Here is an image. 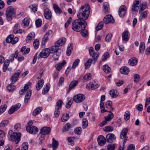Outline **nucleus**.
Returning a JSON list of instances; mask_svg holds the SVG:
<instances>
[{
  "instance_id": "nucleus-1",
  "label": "nucleus",
  "mask_w": 150,
  "mask_h": 150,
  "mask_svg": "<svg viewBox=\"0 0 150 150\" xmlns=\"http://www.w3.org/2000/svg\"><path fill=\"white\" fill-rule=\"evenodd\" d=\"M90 7L88 4L81 7L77 14L78 19L74 21L72 23L71 28L74 31L79 32L86 28L87 22L85 21L88 18L90 14Z\"/></svg>"
},
{
  "instance_id": "nucleus-2",
  "label": "nucleus",
  "mask_w": 150,
  "mask_h": 150,
  "mask_svg": "<svg viewBox=\"0 0 150 150\" xmlns=\"http://www.w3.org/2000/svg\"><path fill=\"white\" fill-rule=\"evenodd\" d=\"M16 9L12 6L8 7L6 10L5 15L8 21H11L16 15Z\"/></svg>"
},
{
  "instance_id": "nucleus-3",
  "label": "nucleus",
  "mask_w": 150,
  "mask_h": 150,
  "mask_svg": "<svg viewBox=\"0 0 150 150\" xmlns=\"http://www.w3.org/2000/svg\"><path fill=\"white\" fill-rule=\"evenodd\" d=\"M21 136V134L19 132H13L10 134L11 140L15 142L16 144H17L20 140Z\"/></svg>"
},
{
  "instance_id": "nucleus-4",
  "label": "nucleus",
  "mask_w": 150,
  "mask_h": 150,
  "mask_svg": "<svg viewBox=\"0 0 150 150\" xmlns=\"http://www.w3.org/2000/svg\"><path fill=\"white\" fill-rule=\"evenodd\" d=\"M128 129L127 128H124L122 130L120 135V138L123 139V146H124V145L127 140V137L126 136Z\"/></svg>"
},
{
  "instance_id": "nucleus-5",
  "label": "nucleus",
  "mask_w": 150,
  "mask_h": 150,
  "mask_svg": "<svg viewBox=\"0 0 150 150\" xmlns=\"http://www.w3.org/2000/svg\"><path fill=\"white\" fill-rule=\"evenodd\" d=\"M85 98V97L84 95L78 94L74 96L73 100L75 103H80L83 101Z\"/></svg>"
},
{
  "instance_id": "nucleus-6",
  "label": "nucleus",
  "mask_w": 150,
  "mask_h": 150,
  "mask_svg": "<svg viewBox=\"0 0 150 150\" xmlns=\"http://www.w3.org/2000/svg\"><path fill=\"white\" fill-rule=\"evenodd\" d=\"M50 53L51 52L49 49H45L40 52L38 56V58L40 57L43 58H47L49 56Z\"/></svg>"
},
{
  "instance_id": "nucleus-7",
  "label": "nucleus",
  "mask_w": 150,
  "mask_h": 150,
  "mask_svg": "<svg viewBox=\"0 0 150 150\" xmlns=\"http://www.w3.org/2000/svg\"><path fill=\"white\" fill-rule=\"evenodd\" d=\"M89 51L90 55L93 58L95 63L98 59L99 56V53L98 52H95L93 50V48L92 47L89 49Z\"/></svg>"
},
{
  "instance_id": "nucleus-8",
  "label": "nucleus",
  "mask_w": 150,
  "mask_h": 150,
  "mask_svg": "<svg viewBox=\"0 0 150 150\" xmlns=\"http://www.w3.org/2000/svg\"><path fill=\"white\" fill-rule=\"evenodd\" d=\"M26 129L27 131L31 134H35L38 131V128L36 127L33 125L28 126Z\"/></svg>"
},
{
  "instance_id": "nucleus-9",
  "label": "nucleus",
  "mask_w": 150,
  "mask_h": 150,
  "mask_svg": "<svg viewBox=\"0 0 150 150\" xmlns=\"http://www.w3.org/2000/svg\"><path fill=\"white\" fill-rule=\"evenodd\" d=\"M106 140L108 143H111L115 140L116 137L112 133H108L106 136Z\"/></svg>"
},
{
  "instance_id": "nucleus-10",
  "label": "nucleus",
  "mask_w": 150,
  "mask_h": 150,
  "mask_svg": "<svg viewBox=\"0 0 150 150\" xmlns=\"http://www.w3.org/2000/svg\"><path fill=\"white\" fill-rule=\"evenodd\" d=\"M127 8L126 6L125 5L121 6L119 10L118 14L120 17H124L126 12Z\"/></svg>"
},
{
  "instance_id": "nucleus-11",
  "label": "nucleus",
  "mask_w": 150,
  "mask_h": 150,
  "mask_svg": "<svg viewBox=\"0 0 150 150\" xmlns=\"http://www.w3.org/2000/svg\"><path fill=\"white\" fill-rule=\"evenodd\" d=\"M103 21L104 23L106 24L109 23H113L115 22L114 19L111 15H107L104 18Z\"/></svg>"
},
{
  "instance_id": "nucleus-12",
  "label": "nucleus",
  "mask_w": 150,
  "mask_h": 150,
  "mask_svg": "<svg viewBox=\"0 0 150 150\" xmlns=\"http://www.w3.org/2000/svg\"><path fill=\"white\" fill-rule=\"evenodd\" d=\"M51 131V129L50 127H44L41 129L40 132L41 135H44L49 134Z\"/></svg>"
},
{
  "instance_id": "nucleus-13",
  "label": "nucleus",
  "mask_w": 150,
  "mask_h": 150,
  "mask_svg": "<svg viewBox=\"0 0 150 150\" xmlns=\"http://www.w3.org/2000/svg\"><path fill=\"white\" fill-rule=\"evenodd\" d=\"M97 141L99 145L100 146L104 145L107 142L106 138L103 135H100L98 137Z\"/></svg>"
},
{
  "instance_id": "nucleus-14",
  "label": "nucleus",
  "mask_w": 150,
  "mask_h": 150,
  "mask_svg": "<svg viewBox=\"0 0 150 150\" xmlns=\"http://www.w3.org/2000/svg\"><path fill=\"white\" fill-rule=\"evenodd\" d=\"M99 85L96 83H89L86 86V88L88 90H92L96 89L99 87Z\"/></svg>"
},
{
  "instance_id": "nucleus-15",
  "label": "nucleus",
  "mask_w": 150,
  "mask_h": 150,
  "mask_svg": "<svg viewBox=\"0 0 150 150\" xmlns=\"http://www.w3.org/2000/svg\"><path fill=\"white\" fill-rule=\"evenodd\" d=\"M21 107V104L18 103L11 107L8 111L9 114H13L15 111L18 110Z\"/></svg>"
},
{
  "instance_id": "nucleus-16",
  "label": "nucleus",
  "mask_w": 150,
  "mask_h": 150,
  "mask_svg": "<svg viewBox=\"0 0 150 150\" xmlns=\"http://www.w3.org/2000/svg\"><path fill=\"white\" fill-rule=\"evenodd\" d=\"M140 1V0H136L134 1L132 8V11H137L139 9L138 5L139 4Z\"/></svg>"
},
{
  "instance_id": "nucleus-17",
  "label": "nucleus",
  "mask_w": 150,
  "mask_h": 150,
  "mask_svg": "<svg viewBox=\"0 0 150 150\" xmlns=\"http://www.w3.org/2000/svg\"><path fill=\"white\" fill-rule=\"evenodd\" d=\"M44 16L46 19H50L52 16L51 11L48 8L45 9L44 11Z\"/></svg>"
},
{
  "instance_id": "nucleus-18",
  "label": "nucleus",
  "mask_w": 150,
  "mask_h": 150,
  "mask_svg": "<svg viewBox=\"0 0 150 150\" xmlns=\"http://www.w3.org/2000/svg\"><path fill=\"white\" fill-rule=\"evenodd\" d=\"M138 62L137 59L135 57H132L129 60L128 63L131 66H134L137 65Z\"/></svg>"
},
{
  "instance_id": "nucleus-19",
  "label": "nucleus",
  "mask_w": 150,
  "mask_h": 150,
  "mask_svg": "<svg viewBox=\"0 0 150 150\" xmlns=\"http://www.w3.org/2000/svg\"><path fill=\"white\" fill-rule=\"evenodd\" d=\"M20 74V72H16L12 76L11 78L12 83H14L17 81Z\"/></svg>"
},
{
  "instance_id": "nucleus-20",
  "label": "nucleus",
  "mask_w": 150,
  "mask_h": 150,
  "mask_svg": "<svg viewBox=\"0 0 150 150\" xmlns=\"http://www.w3.org/2000/svg\"><path fill=\"white\" fill-rule=\"evenodd\" d=\"M78 83L77 81L74 80L72 81L69 87V88L67 91V93H68L71 89L74 88L78 84Z\"/></svg>"
},
{
  "instance_id": "nucleus-21",
  "label": "nucleus",
  "mask_w": 150,
  "mask_h": 150,
  "mask_svg": "<svg viewBox=\"0 0 150 150\" xmlns=\"http://www.w3.org/2000/svg\"><path fill=\"white\" fill-rule=\"evenodd\" d=\"M129 32L127 31H125L122 33V37L123 40L127 41L129 39Z\"/></svg>"
},
{
  "instance_id": "nucleus-22",
  "label": "nucleus",
  "mask_w": 150,
  "mask_h": 150,
  "mask_svg": "<svg viewBox=\"0 0 150 150\" xmlns=\"http://www.w3.org/2000/svg\"><path fill=\"white\" fill-rule=\"evenodd\" d=\"M66 41V39L65 38H61V39L57 40L55 43V45L59 47L62 46V45L64 44Z\"/></svg>"
},
{
  "instance_id": "nucleus-23",
  "label": "nucleus",
  "mask_w": 150,
  "mask_h": 150,
  "mask_svg": "<svg viewBox=\"0 0 150 150\" xmlns=\"http://www.w3.org/2000/svg\"><path fill=\"white\" fill-rule=\"evenodd\" d=\"M71 124L69 122L67 123L63 126L62 130V132L63 133L65 132L69 131V129L71 128L72 127Z\"/></svg>"
},
{
  "instance_id": "nucleus-24",
  "label": "nucleus",
  "mask_w": 150,
  "mask_h": 150,
  "mask_svg": "<svg viewBox=\"0 0 150 150\" xmlns=\"http://www.w3.org/2000/svg\"><path fill=\"white\" fill-rule=\"evenodd\" d=\"M66 63L65 60H64L61 63H58L55 65V67L56 68L57 70L59 71L61 70L62 67L64 66Z\"/></svg>"
},
{
  "instance_id": "nucleus-25",
  "label": "nucleus",
  "mask_w": 150,
  "mask_h": 150,
  "mask_svg": "<svg viewBox=\"0 0 150 150\" xmlns=\"http://www.w3.org/2000/svg\"><path fill=\"white\" fill-rule=\"evenodd\" d=\"M53 8L56 14H60L62 13V10L57 4H54Z\"/></svg>"
},
{
  "instance_id": "nucleus-26",
  "label": "nucleus",
  "mask_w": 150,
  "mask_h": 150,
  "mask_svg": "<svg viewBox=\"0 0 150 150\" xmlns=\"http://www.w3.org/2000/svg\"><path fill=\"white\" fill-rule=\"evenodd\" d=\"M44 83V81L43 79L39 80L37 83L36 89L39 91L42 87Z\"/></svg>"
},
{
  "instance_id": "nucleus-27",
  "label": "nucleus",
  "mask_w": 150,
  "mask_h": 150,
  "mask_svg": "<svg viewBox=\"0 0 150 150\" xmlns=\"http://www.w3.org/2000/svg\"><path fill=\"white\" fill-rule=\"evenodd\" d=\"M52 143L50 145L53 150H56L58 145V142L54 138H52Z\"/></svg>"
},
{
  "instance_id": "nucleus-28",
  "label": "nucleus",
  "mask_w": 150,
  "mask_h": 150,
  "mask_svg": "<svg viewBox=\"0 0 150 150\" xmlns=\"http://www.w3.org/2000/svg\"><path fill=\"white\" fill-rule=\"evenodd\" d=\"M121 73L124 74H127L129 72V69L125 67L121 68L120 69Z\"/></svg>"
},
{
  "instance_id": "nucleus-29",
  "label": "nucleus",
  "mask_w": 150,
  "mask_h": 150,
  "mask_svg": "<svg viewBox=\"0 0 150 150\" xmlns=\"http://www.w3.org/2000/svg\"><path fill=\"white\" fill-rule=\"evenodd\" d=\"M32 90H29L27 93L25 95L24 100V102L27 103L28 102V100L30 99L31 95Z\"/></svg>"
},
{
  "instance_id": "nucleus-30",
  "label": "nucleus",
  "mask_w": 150,
  "mask_h": 150,
  "mask_svg": "<svg viewBox=\"0 0 150 150\" xmlns=\"http://www.w3.org/2000/svg\"><path fill=\"white\" fill-rule=\"evenodd\" d=\"M42 108L41 107H38L35 109L33 112V115L34 116L39 114L42 110Z\"/></svg>"
},
{
  "instance_id": "nucleus-31",
  "label": "nucleus",
  "mask_w": 150,
  "mask_h": 150,
  "mask_svg": "<svg viewBox=\"0 0 150 150\" xmlns=\"http://www.w3.org/2000/svg\"><path fill=\"white\" fill-rule=\"evenodd\" d=\"M29 20L27 18H25L23 21L22 23V26L23 28L27 27L29 25Z\"/></svg>"
},
{
  "instance_id": "nucleus-32",
  "label": "nucleus",
  "mask_w": 150,
  "mask_h": 150,
  "mask_svg": "<svg viewBox=\"0 0 150 150\" xmlns=\"http://www.w3.org/2000/svg\"><path fill=\"white\" fill-rule=\"evenodd\" d=\"M145 44L144 42H142L139 45V53L140 54H143L145 49Z\"/></svg>"
},
{
  "instance_id": "nucleus-33",
  "label": "nucleus",
  "mask_w": 150,
  "mask_h": 150,
  "mask_svg": "<svg viewBox=\"0 0 150 150\" xmlns=\"http://www.w3.org/2000/svg\"><path fill=\"white\" fill-rule=\"evenodd\" d=\"M35 36V33L34 32H31L28 35L26 39V41L28 42L30 40L34 39Z\"/></svg>"
},
{
  "instance_id": "nucleus-34",
  "label": "nucleus",
  "mask_w": 150,
  "mask_h": 150,
  "mask_svg": "<svg viewBox=\"0 0 150 150\" xmlns=\"http://www.w3.org/2000/svg\"><path fill=\"white\" fill-rule=\"evenodd\" d=\"M13 83H12L11 84L9 85L7 87V89L10 92H12L16 89V86L14 85Z\"/></svg>"
},
{
  "instance_id": "nucleus-35",
  "label": "nucleus",
  "mask_w": 150,
  "mask_h": 150,
  "mask_svg": "<svg viewBox=\"0 0 150 150\" xmlns=\"http://www.w3.org/2000/svg\"><path fill=\"white\" fill-rule=\"evenodd\" d=\"M48 49L50 50L51 53H53L57 52L59 49V48L55 44V45L52 46L49 48H48Z\"/></svg>"
},
{
  "instance_id": "nucleus-36",
  "label": "nucleus",
  "mask_w": 150,
  "mask_h": 150,
  "mask_svg": "<svg viewBox=\"0 0 150 150\" xmlns=\"http://www.w3.org/2000/svg\"><path fill=\"white\" fill-rule=\"evenodd\" d=\"M110 95L113 98H116L118 95L117 91L115 89L111 90L110 91Z\"/></svg>"
},
{
  "instance_id": "nucleus-37",
  "label": "nucleus",
  "mask_w": 150,
  "mask_h": 150,
  "mask_svg": "<svg viewBox=\"0 0 150 150\" xmlns=\"http://www.w3.org/2000/svg\"><path fill=\"white\" fill-rule=\"evenodd\" d=\"M141 15L139 18V21H142V20L145 19L147 17V13L146 11H145L141 13Z\"/></svg>"
},
{
  "instance_id": "nucleus-38",
  "label": "nucleus",
  "mask_w": 150,
  "mask_h": 150,
  "mask_svg": "<svg viewBox=\"0 0 150 150\" xmlns=\"http://www.w3.org/2000/svg\"><path fill=\"white\" fill-rule=\"evenodd\" d=\"M69 116L68 114H63L61 118V120L62 122L66 121L68 120Z\"/></svg>"
},
{
  "instance_id": "nucleus-39",
  "label": "nucleus",
  "mask_w": 150,
  "mask_h": 150,
  "mask_svg": "<svg viewBox=\"0 0 150 150\" xmlns=\"http://www.w3.org/2000/svg\"><path fill=\"white\" fill-rule=\"evenodd\" d=\"M50 88V83H47L46 84V86L45 87L42 91L43 94H46L49 91Z\"/></svg>"
},
{
  "instance_id": "nucleus-40",
  "label": "nucleus",
  "mask_w": 150,
  "mask_h": 150,
  "mask_svg": "<svg viewBox=\"0 0 150 150\" xmlns=\"http://www.w3.org/2000/svg\"><path fill=\"white\" fill-rule=\"evenodd\" d=\"M63 104V102L61 100H59L55 105V108L60 109L62 107V105Z\"/></svg>"
},
{
  "instance_id": "nucleus-41",
  "label": "nucleus",
  "mask_w": 150,
  "mask_h": 150,
  "mask_svg": "<svg viewBox=\"0 0 150 150\" xmlns=\"http://www.w3.org/2000/svg\"><path fill=\"white\" fill-rule=\"evenodd\" d=\"M9 123V121L8 120H4L2 121L0 123V127L3 128L7 126Z\"/></svg>"
},
{
  "instance_id": "nucleus-42",
  "label": "nucleus",
  "mask_w": 150,
  "mask_h": 150,
  "mask_svg": "<svg viewBox=\"0 0 150 150\" xmlns=\"http://www.w3.org/2000/svg\"><path fill=\"white\" fill-rule=\"evenodd\" d=\"M81 34L82 36L83 37H87L88 35V31L85 29H83L80 31Z\"/></svg>"
},
{
  "instance_id": "nucleus-43",
  "label": "nucleus",
  "mask_w": 150,
  "mask_h": 150,
  "mask_svg": "<svg viewBox=\"0 0 150 150\" xmlns=\"http://www.w3.org/2000/svg\"><path fill=\"white\" fill-rule=\"evenodd\" d=\"M92 61L93 60L92 59H88L87 62L85 63V68L86 69H88L89 68L91 65Z\"/></svg>"
},
{
  "instance_id": "nucleus-44",
  "label": "nucleus",
  "mask_w": 150,
  "mask_h": 150,
  "mask_svg": "<svg viewBox=\"0 0 150 150\" xmlns=\"http://www.w3.org/2000/svg\"><path fill=\"white\" fill-rule=\"evenodd\" d=\"M88 121L86 118H83L82 124V126L83 129L86 128L88 125Z\"/></svg>"
},
{
  "instance_id": "nucleus-45",
  "label": "nucleus",
  "mask_w": 150,
  "mask_h": 150,
  "mask_svg": "<svg viewBox=\"0 0 150 150\" xmlns=\"http://www.w3.org/2000/svg\"><path fill=\"white\" fill-rule=\"evenodd\" d=\"M103 68L104 71L107 73H110L111 71L110 68L107 65L103 66Z\"/></svg>"
},
{
  "instance_id": "nucleus-46",
  "label": "nucleus",
  "mask_w": 150,
  "mask_h": 150,
  "mask_svg": "<svg viewBox=\"0 0 150 150\" xmlns=\"http://www.w3.org/2000/svg\"><path fill=\"white\" fill-rule=\"evenodd\" d=\"M72 50V44L69 43L66 52V54L67 56H69L71 53Z\"/></svg>"
},
{
  "instance_id": "nucleus-47",
  "label": "nucleus",
  "mask_w": 150,
  "mask_h": 150,
  "mask_svg": "<svg viewBox=\"0 0 150 150\" xmlns=\"http://www.w3.org/2000/svg\"><path fill=\"white\" fill-rule=\"evenodd\" d=\"M113 130V127L111 126H106L105 127L104 131L107 132H110Z\"/></svg>"
},
{
  "instance_id": "nucleus-48",
  "label": "nucleus",
  "mask_w": 150,
  "mask_h": 150,
  "mask_svg": "<svg viewBox=\"0 0 150 150\" xmlns=\"http://www.w3.org/2000/svg\"><path fill=\"white\" fill-rule=\"evenodd\" d=\"M91 78V74L90 73L86 74L83 76V80L84 81H88L90 80Z\"/></svg>"
},
{
  "instance_id": "nucleus-49",
  "label": "nucleus",
  "mask_w": 150,
  "mask_h": 150,
  "mask_svg": "<svg viewBox=\"0 0 150 150\" xmlns=\"http://www.w3.org/2000/svg\"><path fill=\"white\" fill-rule=\"evenodd\" d=\"M81 127H78L75 128L74 132L76 134L79 135L81 133Z\"/></svg>"
},
{
  "instance_id": "nucleus-50",
  "label": "nucleus",
  "mask_w": 150,
  "mask_h": 150,
  "mask_svg": "<svg viewBox=\"0 0 150 150\" xmlns=\"http://www.w3.org/2000/svg\"><path fill=\"white\" fill-rule=\"evenodd\" d=\"M7 106L6 105H2L0 107V115L3 113L6 109Z\"/></svg>"
},
{
  "instance_id": "nucleus-51",
  "label": "nucleus",
  "mask_w": 150,
  "mask_h": 150,
  "mask_svg": "<svg viewBox=\"0 0 150 150\" xmlns=\"http://www.w3.org/2000/svg\"><path fill=\"white\" fill-rule=\"evenodd\" d=\"M80 62V60L79 59H76L73 62L72 68L74 69H75L79 65Z\"/></svg>"
},
{
  "instance_id": "nucleus-52",
  "label": "nucleus",
  "mask_w": 150,
  "mask_h": 150,
  "mask_svg": "<svg viewBox=\"0 0 150 150\" xmlns=\"http://www.w3.org/2000/svg\"><path fill=\"white\" fill-rule=\"evenodd\" d=\"M106 107V108H111V110H113V108L112 107V102L110 100L107 101L105 104Z\"/></svg>"
},
{
  "instance_id": "nucleus-53",
  "label": "nucleus",
  "mask_w": 150,
  "mask_h": 150,
  "mask_svg": "<svg viewBox=\"0 0 150 150\" xmlns=\"http://www.w3.org/2000/svg\"><path fill=\"white\" fill-rule=\"evenodd\" d=\"M33 45L34 48L35 49H37L38 48L39 45V40L37 39L34 40L33 42Z\"/></svg>"
},
{
  "instance_id": "nucleus-54",
  "label": "nucleus",
  "mask_w": 150,
  "mask_h": 150,
  "mask_svg": "<svg viewBox=\"0 0 150 150\" xmlns=\"http://www.w3.org/2000/svg\"><path fill=\"white\" fill-rule=\"evenodd\" d=\"M115 144H109L107 146V150H115Z\"/></svg>"
},
{
  "instance_id": "nucleus-55",
  "label": "nucleus",
  "mask_w": 150,
  "mask_h": 150,
  "mask_svg": "<svg viewBox=\"0 0 150 150\" xmlns=\"http://www.w3.org/2000/svg\"><path fill=\"white\" fill-rule=\"evenodd\" d=\"M130 117V112L129 111H127L125 112L124 118L125 120H128Z\"/></svg>"
},
{
  "instance_id": "nucleus-56",
  "label": "nucleus",
  "mask_w": 150,
  "mask_h": 150,
  "mask_svg": "<svg viewBox=\"0 0 150 150\" xmlns=\"http://www.w3.org/2000/svg\"><path fill=\"white\" fill-rule=\"evenodd\" d=\"M28 144L27 142H25L22 144L21 150H28Z\"/></svg>"
},
{
  "instance_id": "nucleus-57",
  "label": "nucleus",
  "mask_w": 150,
  "mask_h": 150,
  "mask_svg": "<svg viewBox=\"0 0 150 150\" xmlns=\"http://www.w3.org/2000/svg\"><path fill=\"white\" fill-rule=\"evenodd\" d=\"M109 53L108 52L104 53L102 57V61H105L109 57Z\"/></svg>"
},
{
  "instance_id": "nucleus-58",
  "label": "nucleus",
  "mask_w": 150,
  "mask_h": 150,
  "mask_svg": "<svg viewBox=\"0 0 150 150\" xmlns=\"http://www.w3.org/2000/svg\"><path fill=\"white\" fill-rule=\"evenodd\" d=\"M36 6H37L36 4H33L30 5L29 6V7L33 12H35L37 10Z\"/></svg>"
},
{
  "instance_id": "nucleus-59",
  "label": "nucleus",
  "mask_w": 150,
  "mask_h": 150,
  "mask_svg": "<svg viewBox=\"0 0 150 150\" xmlns=\"http://www.w3.org/2000/svg\"><path fill=\"white\" fill-rule=\"evenodd\" d=\"M109 4L106 2H105L103 4L104 11L105 12H108V11Z\"/></svg>"
},
{
  "instance_id": "nucleus-60",
  "label": "nucleus",
  "mask_w": 150,
  "mask_h": 150,
  "mask_svg": "<svg viewBox=\"0 0 150 150\" xmlns=\"http://www.w3.org/2000/svg\"><path fill=\"white\" fill-rule=\"evenodd\" d=\"M18 55V51H16L14 54H11V57H12V58L10 60L11 62H12L14 60V58H17Z\"/></svg>"
},
{
  "instance_id": "nucleus-61",
  "label": "nucleus",
  "mask_w": 150,
  "mask_h": 150,
  "mask_svg": "<svg viewBox=\"0 0 150 150\" xmlns=\"http://www.w3.org/2000/svg\"><path fill=\"white\" fill-rule=\"evenodd\" d=\"M114 117V115L112 113L109 114L108 116L105 117V120L107 121H110Z\"/></svg>"
},
{
  "instance_id": "nucleus-62",
  "label": "nucleus",
  "mask_w": 150,
  "mask_h": 150,
  "mask_svg": "<svg viewBox=\"0 0 150 150\" xmlns=\"http://www.w3.org/2000/svg\"><path fill=\"white\" fill-rule=\"evenodd\" d=\"M14 38V35L13 34H11L9 35L6 39V42L8 43H11L12 40Z\"/></svg>"
},
{
  "instance_id": "nucleus-63",
  "label": "nucleus",
  "mask_w": 150,
  "mask_h": 150,
  "mask_svg": "<svg viewBox=\"0 0 150 150\" xmlns=\"http://www.w3.org/2000/svg\"><path fill=\"white\" fill-rule=\"evenodd\" d=\"M21 129V125L20 123H17L15 124L14 126V130L15 131H19Z\"/></svg>"
},
{
  "instance_id": "nucleus-64",
  "label": "nucleus",
  "mask_w": 150,
  "mask_h": 150,
  "mask_svg": "<svg viewBox=\"0 0 150 150\" xmlns=\"http://www.w3.org/2000/svg\"><path fill=\"white\" fill-rule=\"evenodd\" d=\"M42 21L41 19L38 18L35 21V24L37 27H40L42 24Z\"/></svg>"
}]
</instances>
